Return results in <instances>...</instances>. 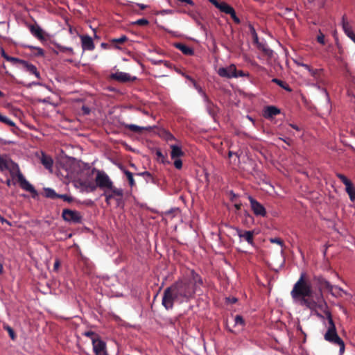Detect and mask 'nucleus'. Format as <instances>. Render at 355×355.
I'll use <instances>...</instances> for the list:
<instances>
[{"instance_id":"nucleus-1","label":"nucleus","mask_w":355,"mask_h":355,"mask_svg":"<svg viewBox=\"0 0 355 355\" xmlns=\"http://www.w3.org/2000/svg\"><path fill=\"white\" fill-rule=\"evenodd\" d=\"M291 295L293 301L314 312V314L320 319L326 318L329 325L335 324L327 303L322 299L315 301L313 298L312 284L306 272L300 274V278L291 291Z\"/></svg>"},{"instance_id":"nucleus-2","label":"nucleus","mask_w":355,"mask_h":355,"mask_svg":"<svg viewBox=\"0 0 355 355\" xmlns=\"http://www.w3.org/2000/svg\"><path fill=\"white\" fill-rule=\"evenodd\" d=\"M202 285L201 277L193 270L182 279L167 287L163 293L162 304L166 309H172L174 302H189L194 297L198 288Z\"/></svg>"},{"instance_id":"nucleus-3","label":"nucleus","mask_w":355,"mask_h":355,"mask_svg":"<svg viewBox=\"0 0 355 355\" xmlns=\"http://www.w3.org/2000/svg\"><path fill=\"white\" fill-rule=\"evenodd\" d=\"M324 338L329 343L338 345L340 347V352H344L345 343L338 335L335 324H329L328 326L327 330L324 335Z\"/></svg>"},{"instance_id":"nucleus-4","label":"nucleus","mask_w":355,"mask_h":355,"mask_svg":"<svg viewBox=\"0 0 355 355\" xmlns=\"http://www.w3.org/2000/svg\"><path fill=\"white\" fill-rule=\"evenodd\" d=\"M19 168L17 164L13 162L8 155H0V171H8L11 177L14 178L15 173Z\"/></svg>"},{"instance_id":"nucleus-5","label":"nucleus","mask_w":355,"mask_h":355,"mask_svg":"<svg viewBox=\"0 0 355 355\" xmlns=\"http://www.w3.org/2000/svg\"><path fill=\"white\" fill-rule=\"evenodd\" d=\"M95 182L96 186L103 191L108 190V188H112L113 185L110 177L104 171L98 170L96 171Z\"/></svg>"},{"instance_id":"nucleus-6","label":"nucleus","mask_w":355,"mask_h":355,"mask_svg":"<svg viewBox=\"0 0 355 355\" xmlns=\"http://www.w3.org/2000/svg\"><path fill=\"white\" fill-rule=\"evenodd\" d=\"M62 217L64 221L76 224H80L83 220V216L79 211L69 209L62 210Z\"/></svg>"},{"instance_id":"nucleus-7","label":"nucleus","mask_w":355,"mask_h":355,"mask_svg":"<svg viewBox=\"0 0 355 355\" xmlns=\"http://www.w3.org/2000/svg\"><path fill=\"white\" fill-rule=\"evenodd\" d=\"M313 281L318 284L320 290L326 288L334 296H337L338 295L334 291V290L343 291V289L338 288L337 286H332L328 281L320 276H314Z\"/></svg>"},{"instance_id":"nucleus-8","label":"nucleus","mask_w":355,"mask_h":355,"mask_svg":"<svg viewBox=\"0 0 355 355\" xmlns=\"http://www.w3.org/2000/svg\"><path fill=\"white\" fill-rule=\"evenodd\" d=\"M15 175L17 177L18 182H19L20 187L24 190L30 192L33 197L37 195V191L35 189L33 186L31 184L24 178L23 174L21 173L20 169L17 171Z\"/></svg>"},{"instance_id":"nucleus-9","label":"nucleus","mask_w":355,"mask_h":355,"mask_svg":"<svg viewBox=\"0 0 355 355\" xmlns=\"http://www.w3.org/2000/svg\"><path fill=\"white\" fill-rule=\"evenodd\" d=\"M110 78L119 83L134 82L137 79L136 76H132L129 73L122 71L111 73Z\"/></svg>"},{"instance_id":"nucleus-10","label":"nucleus","mask_w":355,"mask_h":355,"mask_svg":"<svg viewBox=\"0 0 355 355\" xmlns=\"http://www.w3.org/2000/svg\"><path fill=\"white\" fill-rule=\"evenodd\" d=\"M93 350L96 355H109L107 352L106 343L101 337L98 339H93Z\"/></svg>"},{"instance_id":"nucleus-11","label":"nucleus","mask_w":355,"mask_h":355,"mask_svg":"<svg viewBox=\"0 0 355 355\" xmlns=\"http://www.w3.org/2000/svg\"><path fill=\"white\" fill-rule=\"evenodd\" d=\"M216 8L218 9H219L220 11H221L225 14L230 15L231 16L232 19H233V21L236 24H239L241 23V20L236 16L234 9L232 6L228 5L227 3L220 2V4L219 6H218Z\"/></svg>"},{"instance_id":"nucleus-12","label":"nucleus","mask_w":355,"mask_h":355,"mask_svg":"<svg viewBox=\"0 0 355 355\" xmlns=\"http://www.w3.org/2000/svg\"><path fill=\"white\" fill-rule=\"evenodd\" d=\"M248 200L250 202L251 208L255 215L261 216H265L266 215V209L261 203L250 196H248Z\"/></svg>"},{"instance_id":"nucleus-13","label":"nucleus","mask_w":355,"mask_h":355,"mask_svg":"<svg viewBox=\"0 0 355 355\" xmlns=\"http://www.w3.org/2000/svg\"><path fill=\"white\" fill-rule=\"evenodd\" d=\"M36 156L40 159L42 164L50 171H52L53 160L51 156L46 155L44 152L40 151L36 153Z\"/></svg>"},{"instance_id":"nucleus-14","label":"nucleus","mask_w":355,"mask_h":355,"mask_svg":"<svg viewBox=\"0 0 355 355\" xmlns=\"http://www.w3.org/2000/svg\"><path fill=\"white\" fill-rule=\"evenodd\" d=\"M235 230L240 239H243L246 241L248 244L254 245V231L243 230L238 227H236Z\"/></svg>"},{"instance_id":"nucleus-15","label":"nucleus","mask_w":355,"mask_h":355,"mask_svg":"<svg viewBox=\"0 0 355 355\" xmlns=\"http://www.w3.org/2000/svg\"><path fill=\"white\" fill-rule=\"evenodd\" d=\"M28 28L31 34L37 38L40 41L45 40L44 32L42 28L37 24H31L28 26Z\"/></svg>"},{"instance_id":"nucleus-16","label":"nucleus","mask_w":355,"mask_h":355,"mask_svg":"<svg viewBox=\"0 0 355 355\" xmlns=\"http://www.w3.org/2000/svg\"><path fill=\"white\" fill-rule=\"evenodd\" d=\"M204 101L205 103V106L207 111L211 116H215L218 112V107L209 98L207 95H204Z\"/></svg>"},{"instance_id":"nucleus-17","label":"nucleus","mask_w":355,"mask_h":355,"mask_svg":"<svg viewBox=\"0 0 355 355\" xmlns=\"http://www.w3.org/2000/svg\"><path fill=\"white\" fill-rule=\"evenodd\" d=\"M82 48L83 50L93 51L95 48L92 38L89 35H83L80 37Z\"/></svg>"},{"instance_id":"nucleus-18","label":"nucleus","mask_w":355,"mask_h":355,"mask_svg":"<svg viewBox=\"0 0 355 355\" xmlns=\"http://www.w3.org/2000/svg\"><path fill=\"white\" fill-rule=\"evenodd\" d=\"M21 66L26 71L35 75L37 79L40 80L41 78L40 72L37 71V67L33 64L29 63L26 60H23V62H21Z\"/></svg>"},{"instance_id":"nucleus-19","label":"nucleus","mask_w":355,"mask_h":355,"mask_svg":"<svg viewBox=\"0 0 355 355\" xmlns=\"http://www.w3.org/2000/svg\"><path fill=\"white\" fill-rule=\"evenodd\" d=\"M297 65L301 66L306 69L310 73V75L314 78L315 79H319L320 78V74L322 72V69H313L307 64H304L302 62H296Z\"/></svg>"},{"instance_id":"nucleus-20","label":"nucleus","mask_w":355,"mask_h":355,"mask_svg":"<svg viewBox=\"0 0 355 355\" xmlns=\"http://www.w3.org/2000/svg\"><path fill=\"white\" fill-rule=\"evenodd\" d=\"M108 195L112 196V199L119 200L123 195V191L121 189H118L112 185V188H108Z\"/></svg>"},{"instance_id":"nucleus-21","label":"nucleus","mask_w":355,"mask_h":355,"mask_svg":"<svg viewBox=\"0 0 355 355\" xmlns=\"http://www.w3.org/2000/svg\"><path fill=\"white\" fill-rule=\"evenodd\" d=\"M280 113V110L277 107L270 105L267 106L264 110L263 116L267 118H272L273 116L279 114Z\"/></svg>"},{"instance_id":"nucleus-22","label":"nucleus","mask_w":355,"mask_h":355,"mask_svg":"<svg viewBox=\"0 0 355 355\" xmlns=\"http://www.w3.org/2000/svg\"><path fill=\"white\" fill-rule=\"evenodd\" d=\"M125 128L128 129L129 130L137 132V133H141L143 130H151L153 129L152 127H141L135 124H125Z\"/></svg>"},{"instance_id":"nucleus-23","label":"nucleus","mask_w":355,"mask_h":355,"mask_svg":"<svg viewBox=\"0 0 355 355\" xmlns=\"http://www.w3.org/2000/svg\"><path fill=\"white\" fill-rule=\"evenodd\" d=\"M175 46L182 51L186 55H191L193 54V50L189 46L183 43H176Z\"/></svg>"},{"instance_id":"nucleus-24","label":"nucleus","mask_w":355,"mask_h":355,"mask_svg":"<svg viewBox=\"0 0 355 355\" xmlns=\"http://www.w3.org/2000/svg\"><path fill=\"white\" fill-rule=\"evenodd\" d=\"M171 159H176L180 157H182L184 153L182 150L181 148L176 145H171Z\"/></svg>"},{"instance_id":"nucleus-25","label":"nucleus","mask_w":355,"mask_h":355,"mask_svg":"<svg viewBox=\"0 0 355 355\" xmlns=\"http://www.w3.org/2000/svg\"><path fill=\"white\" fill-rule=\"evenodd\" d=\"M255 44L258 49L261 51L264 55L268 57H272V51L266 44L258 42V43H255Z\"/></svg>"},{"instance_id":"nucleus-26","label":"nucleus","mask_w":355,"mask_h":355,"mask_svg":"<svg viewBox=\"0 0 355 355\" xmlns=\"http://www.w3.org/2000/svg\"><path fill=\"white\" fill-rule=\"evenodd\" d=\"M343 29L345 33L349 37V35H353L354 33L352 31V26L349 25V22L345 19V16L343 17Z\"/></svg>"},{"instance_id":"nucleus-27","label":"nucleus","mask_w":355,"mask_h":355,"mask_svg":"<svg viewBox=\"0 0 355 355\" xmlns=\"http://www.w3.org/2000/svg\"><path fill=\"white\" fill-rule=\"evenodd\" d=\"M128 38L125 35H122L119 38H114L110 40V43L112 45L114 46L116 49H120L117 44H122L126 41H128Z\"/></svg>"},{"instance_id":"nucleus-28","label":"nucleus","mask_w":355,"mask_h":355,"mask_svg":"<svg viewBox=\"0 0 355 355\" xmlns=\"http://www.w3.org/2000/svg\"><path fill=\"white\" fill-rule=\"evenodd\" d=\"M345 191L348 194L352 202H355V187L353 184L345 187Z\"/></svg>"},{"instance_id":"nucleus-29","label":"nucleus","mask_w":355,"mask_h":355,"mask_svg":"<svg viewBox=\"0 0 355 355\" xmlns=\"http://www.w3.org/2000/svg\"><path fill=\"white\" fill-rule=\"evenodd\" d=\"M138 175H141L146 178V181L147 182H150L153 184L156 183L155 178L153 177V175L148 171H144L142 173H139L137 174Z\"/></svg>"},{"instance_id":"nucleus-30","label":"nucleus","mask_w":355,"mask_h":355,"mask_svg":"<svg viewBox=\"0 0 355 355\" xmlns=\"http://www.w3.org/2000/svg\"><path fill=\"white\" fill-rule=\"evenodd\" d=\"M272 82L276 83L279 87H281L282 88L284 89L285 90H286L288 92L292 91L291 88L289 87V85L287 83H286L285 82H284L278 78H273L272 80Z\"/></svg>"},{"instance_id":"nucleus-31","label":"nucleus","mask_w":355,"mask_h":355,"mask_svg":"<svg viewBox=\"0 0 355 355\" xmlns=\"http://www.w3.org/2000/svg\"><path fill=\"white\" fill-rule=\"evenodd\" d=\"M160 136L164 139L166 141H170L172 140H175L174 136L168 131L166 130H162L160 133Z\"/></svg>"},{"instance_id":"nucleus-32","label":"nucleus","mask_w":355,"mask_h":355,"mask_svg":"<svg viewBox=\"0 0 355 355\" xmlns=\"http://www.w3.org/2000/svg\"><path fill=\"white\" fill-rule=\"evenodd\" d=\"M124 173L128 180V183H129V185L132 187L135 185V180L133 178V174L128 171V170H124Z\"/></svg>"},{"instance_id":"nucleus-33","label":"nucleus","mask_w":355,"mask_h":355,"mask_svg":"<svg viewBox=\"0 0 355 355\" xmlns=\"http://www.w3.org/2000/svg\"><path fill=\"white\" fill-rule=\"evenodd\" d=\"M336 177L345 185V187H347V185H351V184H352V182L342 173H336Z\"/></svg>"},{"instance_id":"nucleus-34","label":"nucleus","mask_w":355,"mask_h":355,"mask_svg":"<svg viewBox=\"0 0 355 355\" xmlns=\"http://www.w3.org/2000/svg\"><path fill=\"white\" fill-rule=\"evenodd\" d=\"M45 194L47 198H51V199H55L58 198V193H55V191L53 189L47 188L45 189Z\"/></svg>"},{"instance_id":"nucleus-35","label":"nucleus","mask_w":355,"mask_h":355,"mask_svg":"<svg viewBox=\"0 0 355 355\" xmlns=\"http://www.w3.org/2000/svg\"><path fill=\"white\" fill-rule=\"evenodd\" d=\"M83 335L89 338L92 340V343H93V339L96 340L100 337L98 334H96L94 331H85L84 333H83Z\"/></svg>"},{"instance_id":"nucleus-36","label":"nucleus","mask_w":355,"mask_h":355,"mask_svg":"<svg viewBox=\"0 0 355 355\" xmlns=\"http://www.w3.org/2000/svg\"><path fill=\"white\" fill-rule=\"evenodd\" d=\"M0 121L5 124H7L8 125H9L10 127L15 126V123L12 120H10L9 118H8L6 116H3L1 113H0Z\"/></svg>"},{"instance_id":"nucleus-37","label":"nucleus","mask_w":355,"mask_h":355,"mask_svg":"<svg viewBox=\"0 0 355 355\" xmlns=\"http://www.w3.org/2000/svg\"><path fill=\"white\" fill-rule=\"evenodd\" d=\"M3 329L8 331L10 338L12 340H15L16 339V334H15L13 329L11 327H10L9 325H8L6 324H4Z\"/></svg>"},{"instance_id":"nucleus-38","label":"nucleus","mask_w":355,"mask_h":355,"mask_svg":"<svg viewBox=\"0 0 355 355\" xmlns=\"http://www.w3.org/2000/svg\"><path fill=\"white\" fill-rule=\"evenodd\" d=\"M26 47L30 49L35 50L37 51L35 53V55L36 56L42 57V56L44 55V51L42 48H40V47L34 46H31V45H27Z\"/></svg>"},{"instance_id":"nucleus-39","label":"nucleus","mask_w":355,"mask_h":355,"mask_svg":"<svg viewBox=\"0 0 355 355\" xmlns=\"http://www.w3.org/2000/svg\"><path fill=\"white\" fill-rule=\"evenodd\" d=\"M5 60L8 62L12 63L13 64H21V62H23V60H24L19 59L18 58L12 57L10 55L5 56Z\"/></svg>"},{"instance_id":"nucleus-40","label":"nucleus","mask_w":355,"mask_h":355,"mask_svg":"<svg viewBox=\"0 0 355 355\" xmlns=\"http://www.w3.org/2000/svg\"><path fill=\"white\" fill-rule=\"evenodd\" d=\"M227 70L228 71L230 78L236 77V67L234 64L230 65L227 67Z\"/></svg>"},{"instance_id":"nucleus-41","label":"nucleus","mask_w":355,"mask_h":355,"mask_svg":"<svg viewBox=\"0 0 355 355\" xmlns=\"http://www.w3.org/2000/svg\"><path fill=\"white\" fill-rule=\"evenodd\" d=\"M249 28H250V33L252 36V38H253V42L254 43H258L259 42V37H258V35L255 31V28H254V26L252 25H249Z\"/></svg>"},{"instance_id":"nucleus-42","label":"nucleus","mask_w":355,"mask_h":355,"mask_svg":"<svg viewBox=\"0 0 355 355\" xmlns=\"http://www.w3.org/2000/svg\"><path fill=\"white\" fill-rule=\"evenodd\" d=\"M234 324L240 325L241 327L245 326V320L243 317L240 315H236L234 318Z\"/></svg>"},{"instance_id":"nucleus-43","label":"nucleus","mask_w":355,"mask_h":355,"mask_svg":"<svg viewBox=\"0 0 355 355\" xmlns=\"http://www.w3.org/2000/svg\"><path fill=\"white\" fill-rule=\"evenodd\" d=\"M218 74L223 78H230V76L228 73V71L227 70V67H221L218 70Z\"/></svg>"},{"instance_id":"nucleus-44","label":"nucleus","mask_w":355,"mask_h":355,"mask_svg":"<svg viewBox=\"0 0 355 355\" xmlns=\"http://www.w3.org/2000/svg\"><path fill=\"white\" fill-rule=\"evenodd\" d=\"M187 78L191 80L193 83V85H194V87L195 88L198 90V92L202 96V97L204 98V95H207L206 93L202 90V87H200L198 85H197V83H196V81L192 79L191 77L187 76H186Z\"/></svg>"},{"instance_id":"nucleus-45","label":"nucleus","mask_w":355,"mask_h":355,"mask_svg":"<svg viewBox=\"0 0 355 355\" xmlns=\"http://www.w3.org/2000/svg\"><path fill=\"white\" fill-rule=\"evenodd\" d=\"M148 24H149L148 20L146 19H144V18L139 19L132 22V24L140 26H147V25H148Z\"/></svg>"},{"instance_id":"nucleus-46","label":"nucleus","mask_w":355,"mask_h":355,"mask_svg":"<svg viewBox=\"0 0 355 355\" xmlns=\"http://www.w3.org/2000/svg\"><path fill=\"white\" fill-rule=\"evenodd\" d=\"M58 198H61L64 201L71 203L73 202L74 199L72 196H68L67 194H59Z\"/></svg>"},{"instance_id":"nucleus-47","label":"nucleus","mask_w":355,"mask_h":355,"mask_svg":"<svg viewBox=\"0 0 355 355\" xmlns=\"http://www.w3.org/2000/svg\"><path fill=\"white\" fill-rule=\"evenodd\" d=\"M317 42L322 45L325 44L324 35L319 31V34L317 36Z\"/></svg>"},{"instance_id":"nucleus-48","label":"nucleus","mask_w":355,"mask_h":355,"mask_svg":"<svg viewBox=\"0 0 355 355\" xmlns=\"http://www.w3.org/2000/svg\"><path fill=\"white\" fill-rule=\"evenodd\" d=\"M236 78H238V77H249L250 76V74H249L248 72H245V71H243L242 70H237V69H236Z\"/></svg>"},{"instance_id":"nucleus-49","label":"nucleus","mask_w":355,"mask_h":355,"mask_svg":"<svg viewBox=\"0 0 355 355\" xmlns=\"http://www.w3.org/2000/svg\"><path fill=\"white\" fill-rule=\"evenodd\" d=\"M102 196H105L106 203L107 205H110V200L112 199V196L108 195V190H105Z\"/></svg>"},{"instance_id":"nucleus-50","label":"nucleus","mask_w":355,"mask_h":355,"mask_svg":"<svg viewBox=\"0 0 355 355\" xmlns=\"http://www.w3.org/2000/svg\"><path fill=\"white\" fill-rule=\"evenodd\" d=\"M270 241L272 243H277L281 246L283 245V241L279 238H271L270 239Z\"/></svg>"},{"instance_id":"nucleus-51","label":"nucleus","mask_w":355,"mask_h":355,"mask_svg":"<svg viewBox=\"0 0 355 355\" xmlns=\"http://www.w3.org/2000/svg\"><path fill=\"white\" fill-rule=\"evenodd\" d=\"M81 111L84 115H88L90 113L91 110L88 106L83 105L81 107Z\"/></svg>"},{"instance_id":"nucleus-52","label":"nucleus","mask_w":355,"mask_h":355,"mask_svg":"<svg viewBox=\"0 0 355 355\" xmlns=\"http://www.w3.org/2000/svg\"><path fill=\"white\" fill-rule=\"evenodd\" d=\"M174 166L177 169H181L182 167V162L180 159H177L174 161Z\"/></svg>"},{"instance_id":"nucleus-53","label":"nucleus","mask_w":355,"mask_h":355,"mask_svg":"<svg viewBox=\"0 0 355 355\" xmlns=\"http://www.w3.org/2000/svg\"><path fill=\"white\" fill-rule=\"evenodd\" d=\"M86 187L89 189L90 191H94L96 189V187H98L96 184H94L93 183H88Z\"/></svg>"},{"instance_id":"nucleus-54","label":"nucleus","mask_w":355,"mask_h":355,"mask_svg":"<svg viewBox=\"0 0 355 355\" xmlns=\"http://www.w3.org/2000/svg\"><path fill=\"white\" fill-rule=\"evenodd\" d=\"M60 263L58 259H56L53 265V270L57 271L60 267Z\"/></svg>"},{"instance_id":"nucleus-55","label":"nucleus","mask_w":355,"mask_h":355,"mask_svg":"<svg viewBox=\"0 0 355 355\" xmlns=\"http://www.w3.org/2000/svg\"><path fill=\"white\" fill-rule=\"evenodd\" d=\"M236 197H237V196L234 193H233L232 191H230V200H231V201L235 202Z\"/></svg>"},{"instance_id":"nucleus-56","label":"nucleus","mask_w":355,"mask_h":355,"mask_svg":"<svg viewBox=\"0 0 355 355\" xmlns=\"http://www.w3.org/2000/svg\"><path fill=\"white\" fill-rule=\"evenodd\" d=\"M178 1H180V2L188 3V4L191 5V6L194 5V3H193V1L192 0H178Z\"/></svg>"},{"instance_id":"nucleus-57","label":"nucleus","mask_w":355,"mask_h":355,"mask_svg":"<svg viewBox=\"0 0 355 355\" xmlns=\"http://www.w3.org/2000/svg\"><path fill=\"white\" fill-rule=\"evenodd\" d=\"M210 3H211L216 8L220 4V2H218L217 0H209Z\"/></svg>"},{"instance_id":"nucleus-58","label":"nucleus","mask_w":355,"mask_h":355,"mask_svg":"<svg viewBox=\"0 0 355 355\" xmlns=\"http://www.w3.org/2000/svg\"><path fill=\"white\" fill-rule=\"evenodd\" d=\"M227 300L231 304H234L237 302V299L236 297H229V298H227Z\"/></svg>"},{"instance_id":"nucleus-59","label":"nucleus","mask_w":355,"mask_h":355,"mask_svg":"<svg viewBox=\"0 0 355 355\" xmlns=\"http://www.w3.org/2000/svg\"><path fill=\"white\" fill-rule=\"evenodd\" d=\"M137 6L138 7H139L140 9H141V10H144V9H146L148 7L147 5H145V4H143V3H137Z\"/></svg>"},{"instance_id":"nucleus-60","label":"nucleus","mask_w":355,"mask_h":355,"mask_svg":"<svg viewBox=\"0 0 355 355\" xmlns=\"http://www.w3.org/2000/svg\"><path fill=\"white\" fill-rule=\"evenodd\" d=\"M241 207H242L241 203H235L234 204V207L236 208V210H240Z\"/></svg>"},{"instance_id":"nucleus-61","label":"nucleus","mask_w":355,"mask_h":355,"mask_svg":"<svg viewBox=\"0 0 355 355\" xmlns=\"http://www.w3.org/2000/svg\"><path fill=\"white\" fill-rule=\"evenodd\" d=\"M163 64L168 68L171 67V64L168 61L164 60Z\"/></svg>"},{"instance_id":"nucleus-62","label":"nucleus","mask_w":355,"mask_h":355,"mask_svg":"<svg viewBox=\"0 0 355 355\" xmlns=\"http://www.w3.org/2000/svg\"><path fill=\"white\" fill-rule=\"evenodd\" d=\"M290 126L296 130H298V131L300 130L299 127L295 124H290Z\"/></svg>"},{"instance_id":"nucleus-63","label":"nucleus","mask_w":355,"mask_h":355,"mask_svg":"<svg viewBox=\"0 0 355 355\" xmlns=\"http://www.w3.org/2000/svg\"><path fill=\"white\" fill-rule=\"evenodd\" d=\"M233 155H236L239 157V156H238L236 153H233L232 151H229V153H228L229 157H231Z\"/></svg>"},{"instance_id":"nucleus-64","label":"nucleus","mask_w":355,"mask_h":355,"mask_svg":"<svg viewBox=\"0 0 355 355\" xmlns=\"http://www.w3.org/2000/svg\"><path fill=\"white\" fill-rule=\"evenodd\" d=\"M6 184L8 187H10L12 184L11 180L10 179L6 180Z\"/></svg>"}]
</instances>
